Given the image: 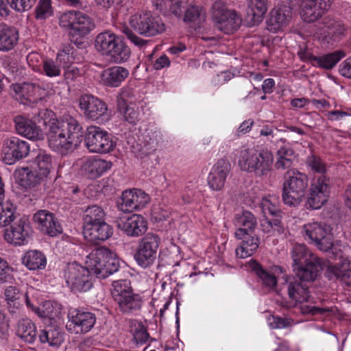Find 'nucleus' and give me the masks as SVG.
<instances>
[{
  "label": "nucleus",
  "instance_id": "obj_28",
  "mask_svg": "<svg viewBox=\"0 0 351 351\" xmlns=\"http://www.w3.org/2000/svg\"><path fill=\"white\" fill-rule=\"evenodd\" d=\"M81 169L90 178H97L110 170L112 162L98 156H88L81 159Z\"/></svg>",
  "mask_w": 351,
  "mask_h": 351
},
{
  "label": "nucleus",
  "instance_id": "obj_40",
  "mask_svg": "<svg viewBox=\"0 0 351 351\" xmlns=\"http://www.w3.org/2000/svg\"><path fill=\"white\" fill-rule=\"evenodd\" d=\"M22 263L29 270L43 269L47 264V258L40 251L29 250L24 254Z\"/></svg>",
  "mask_w": 351,
  "mask_h": 351
},
{
  "label": "nucleus",
  "instance_id": "obj_4",
  "mask_svg": "<svg viewBox=\"0 0 351 351\" xmlns=\"http://www.w3.org/2000/svg\"><path fill=\"white\" fill-rule=\"evenodd\" d=\"M293 271L302 280L313 281L322 269L321 261L304 244H295L291 250Z\"/></svg>",
  "mask_w": 351,
  "mask_h": 351
},
{
  "label": "nucleus",
  "instance_id": "obj_30",
  "mask_svg": "<svg viewBox=\"0 0 351 351\" xmlns=\"http://www.w3.org/2000/svg\"><path fill=\"white\" fill-rule=\"evenodd\" d=\"M250 267L256 272L263 284L269 289H275L277 280L283 281L282 276H287L283 269L278 266H274L270 271H267L263 269L257 262L251 261Z\"/></svg>",
  "mask_w": 351,
  "mask_h": 351
},
{
  "label": "nucleus",
  "instance_id": "obj_39",
  "mask_svg": "<svg viewBox=\"0 0 351 351\" xmlns=\"http://www.w3.org/2000/svg\"><path fill=\"white\" fill-rule=\"evenodd\" d=\"M343 31L344 28L341 22L326 19L323 24L318 27L316 34L323 39L335 40L343 33Z\"/></svg>",
  "mask_w": 351,
  "mask_h": 351
},
{
  "label": "nucleus",
  "instance_id": "obj_53",
  "mask_svg": "<svg viewBox=\"0 0 351 351\" xmlns=\"http://www.w3.org/2000/svg\"><path fill=\"white\" fill-rule=\"evenodd\" d=\"M14 207L10 202L0 203V228L5 227L14 220Z\"/></svg>",
  "mask_w": 351,
  "mask_h": 351
},
{
  "label": "nucleus",
  "instance_id": "obj_9",
  "mask_svg": "<svg viewBox=\"0 0 351 351\" xmlns=\"http://www.w3.org/2000/svg\"><path fill=\"white\" fill-rule=\"evenodd\" d=\"M66 286L74 292H86L93 287V280L88 267L75 262L69 263L63 271Z\"/></svg>",
  "mask_w": 351,
  "mask_h": 351
},
{
  "label": "nucleus",
  "instance_id": "obj_18",
  "mask_svg": "<svg viewBox=\"0 0 351 351\" xmlns=\"http://www.w3.org/2000/svg\"><path fill=\"white\" fill-rule=\"evenodd\" d=\"M96 322L95 315L90 312L73 309L68 313L66 329L75 334H84L90 331Z\"/></svg>",
  "mask_w": 351,
  "mask_h": 351
},
{
  "label": "nucleus",
  "instance_id": "obj_33",
  "mask_svg": "<svg viewBox=\"0 0 351 351\" xmlns=\"http://www.w3.org/2000/svg\"><path fill=\"white\" fill-rule=\"evenodd\" d=\"M257 224L256 219L249 211H243L236 215L234 225L237 228L234 235L237 239L245 238L249 233H252Z\"/></svg>",
  "mask_w": 351,
  "mask_h": 351
},
{
  "label": "nucleus",
  "instance_id": "obj_31",
  "mask_svg": "<svg viewBox=\"0 0 351 351\" xmlns=\"http://www.w3.org/2000/svg\"><path fill=\"white\" fill-rule=\"evenodd\" d=\"M128 69L121 66H113L102 71L100 77L101 83L106 86L119 87L129 76Z\"/></svg>",
  "mask_w": 351,
  "mask_h": 351
},
{
  "label": "nucleus",
  "instance_id": "obj_8",
  "mask_svg": "<svg viewBox=\"0 0 351 351\" xmlns=\"http://www.w3.org/2000/svg\"><path fill=\"white\" fill-rule=\"evenodd\" d=\"M61 27L68 29L72 41L87 36L94 28V20L88 14L80 11L70 10L63 13L59 19Z\"/></svg>",
  "mask_w": 351,
  "mask_h": 351
},
{
  "label": "nucleus",
  "instance_id": "obj_61",
  "mask_svg": "<svg viewBox=\"0 0 351 351\" xmlns=\"http://www.w3.org/2000/svg\"><path fill=\"white\" fill-rule=\"evenodd\" d=\"M122 32L135 46L143 47L146 45L147 41L138 36L128 27H123Z\"/></svg>",
  "mask_w": 351,
  "mask_h": 351
},
{
  "label": "nucleus",
  "instance_id": "obj_63",
  "mask_svg": "<svg viewBox=\"0 0 351 351\" xmlns=\"http://www.w3.org/2000/svg\"><path fill=\"white\" fill-rule=\"evenodd\" d=\"M12 269L8 263L0 257V280L5 282L11 280L12 279Z\"/></svg>",
  "mask_w": 351,
  "mask_h": 351
},
{
  "label": "nucleus",
  "instance_id": "obj_64",
  "mask_svg": "<svg viewBox=\"0 0 351 351\" xmlns=\"http://www.w3.org/2000/svg\"><path fill=\"white\" fill-rule=\"evenodd\" d=\"M339 72L341 75L351 79V56L341 64Z\"/></svg>",
  "mask_w": 351,
  "mask_h": 351
},
{
  "label": "nucleus",
  "instance_id": "obj_24",
  "mask_svg": "<svg viewBox=\"0 0 351 351\" xmlns=\"http://www.w3.org/2000/svg\"><path fill=\"white\" fill-rule=\"evenodd\" d=\"M30 226L28 219L21 217L14 222L4 231L5 240L15 245H23L27 243L29 237Z\"/></svg>",
  "mask_w": 351,
  "mask_h": 351
},
{
  "label": "nucleus",
  "instance_id": "obj_25",
  "mask_svg": "<svg viewBox=\"0 0 351 351\" xmlns=\"http://www.w3.org/2000/svg\"><path fill=\"white\" fill-rule=\"evenodd\" d=\"M117 225L119 230L130 237H139L147 229V221L138 214L120 217L117 220Z\"/></svg>",
  "mask_w": 351,
  "mask_h": 351
},
{
  "label": "nucleus",
  "instance_id": "obj_34",
  "mask_svg": "<svg viewBox=\"0 0 351 351\" xmlns=\"http://www.w3.org/2000/svg\"><path fill=\"white\" fill-rule=\"evenodd\" d=\"M112 233V227L106 221L83 228L84 238L91 243L105 241L110 238Z\"/></svg>",
  "mask_w": 351,
  "mask_h": 351
},
{
  "label": "nucleus",
  "instance_id": "obj_42",
  "mask_svg": "<svg viewBox=\"0 0 351 351\" xmlns=\"http://www.w3.org/2000/svg\"><path fill=\"white\" fill-rule=\"evenodd\" d=\"M206 11L204 8L194 3L189 4L187 6L183 20L185 23L189 24H199L205 21Z\"/></svg>",
  "mask_w": 351,
  "mask_h": 351
},
{
  "label": "nucleus",
  "instance_id": "obj_12",
  "mask_svg": "<svg viewBox=\"0 0 351 351\" xmlns=\"http://www.w3.org/2000/svg\"><path fill=\"white\" fill-rule=\"evenodd\" d=\"M110 291L112 298L119 304L123 312H128L141 308V302L139 297L133 293L130 282L128 280L113 281Z\"/></svg>",
  "mask_w": 351,
  "mask_h": 351
},
{
  "label": "nucleus",
  "instance_id": "obj_43",
  "mask_svg": "<svg viewBox=\"0 0 351 351\" xmlns=\"http://www.w3.org/2000/svg\"><path fill=\"white\" fill-rule=\"evenodd\" d=\"M83 220V228L104 222L106 221L105 213L101 207L97 205L88 206L84 213Z\"/></svg>",
  "mask_w": 351,
  "mask_h": 351
},
{
  "label": "nucleus",
  "instance_id": "obj_46",
  "mask_svg": "<svg viewBox=\"0 0 351 351\" xmlns=\"http://www.w3.org/2000/svg\"><path fill=\"white\" fill-rule=\"evenodd\" d=\"M295 158L293 150L289 145L281 147L277 152V169H289L291 167Z\"/></svg>",
  "mask_w": 351,
  "mask_h": 351
},
{
  "label": "nucleus",
  "instance_id": "obj_1",
  "mask_svg": "<svg viewBox=\"0 0 351 351\" xmlns=\"http://www.w3.org/2000/svg\"><path fill=\"white\" fill-rule=\"evenodd\" d=\"M38 117L45 126L49 147L60 154L73 152L82 143L83 128L71 117L58 119L55 113L48 109L39 112Z\"/></svg>",
  "mask_w": 351,
  "mask_h": 351
},
{
  "label": "nucleus",
  "instance_id": "obj_16",
  "mask_svg": "<svg viewBox=\"0 0 351 351\" xmlns=\"http://www.w3.org/2000/svg\"><path fill=\"white\" fill-rule=\"evenodd\" d=\"M29 151L30 146L27 142L16 136H11L3 141L1 156L3 161L10 165L26 158Z\"/></svg>",
  "mask_w": 351,
  "mask_h": 351
},
{
  "label": "nucleus",
  "instance_id": "obj_45",
  "mask_svg": "<svg viewBox=\"0 0 351 351\" xmlns=\"http://www.w3.org/2000/svg\"><path fill=\"white\" fill-rule=\"evenodd\" d=\"M153 3L162 12H171L176 17L182 16V1L180 0H153Z\"/></svg>",
  "mask_w": 351,
  "mask_h": 351
},
{
  "label": "nucleus",
  "instance_id": "obj_7",
  "mask_svg": "<svg viewBox=\"0 0 351 351\" xmlns=\"http://www.w3.org/2000/svg\"><path fill=\"white\" fill-rule=\"evenodd\" d=\"M86 265L97 278H106L118 271L119 261L114 252L102 247L93 250L86 256Z\"/></svg>",
  "mask_w": 351,
  "mask_h": 351
},
{
  "label": "nucleus",
  "instance_id": "obj_49",
  "mask_svg": "<svg viewBox=\"0 0 351 351\" xmlns=\"http://www.w3.org/2000/svg\"><path fill=\"white\" fill-rule=\"evenodd\" d=\"M41 343H48L51 346L58 347L63 341V335L57 329L43 330L39 335Z\"/></svg>",
  "mask_w": 351,
  "mask_h": 351
},
{
  "label": "nucleus",
  "instance_id": "obj_11",
  "mask_svg": "<svg viewBox=\"0 0 351 351\" xmlns=\"http://www.w3.org/2000/svg\"><path fill=\"white\" fill-rule=\"evenodd\" d=\"M212 9L213 21L221 32L230 34L240 27L241 18L234 10L229 9L223 1H215Z\"/></svg>",
  "mask_w": 351,
  "mask_h": 351
},
{
  "label": "nucleus",
  "instance_id": "obj_36",
  "mask_svg": "<svg viewBox=\"0 0 351 351\" xmlns=\"http://www.w3.org/2000/svg\"><path fill=\"white\" fill-rule=\"evenodd\" d=\"M14 178L19 185L30 188L40 184L45 180L31 167H19L14 172Z\"/></svg>",
  "mask_w": 351,
  "mask_h": 351
},
{
  "label": "nucleus",
  "instance_id": "obj_17",
  "mask_svg": "<svg viewBox=\"0 0 351 351\" xmlns=\"http://www.w3.org/2000/svg\"><path fill=\"white\" fill-rule=\"evenodd\" d=\"M38 291L33 287H29L25 293V303L40 317L53 319L61 314L62 306L57 302L45 301L36 307V300Z\"/></svg>",
  "mask_w": 351,
  "mask_h": 351
},
{
  "label": "nucleus",
  "instance_id": "obj_3",
  "mask_svg": "<svg viewBox=\"0 0 351 351\" xmlns=\"http://www.w3.org/2000/svg\"><path fill=\"white\" fill-rule=\"evenodd\" d=\"M237 165L239 169L258 177L267 176L272 170L274 155L267 149L255 147H242L237 150Z\"/></svg>",
  "mask_w": 351,
  "mask_h": 351
},
{
  "label": "nucleus",
  "instance_id": "obj_59",
  "mask_svg": "<svg viewBox=\"0 0 351 351\" xmlns=\"http://www.w3.org/2000/svg\"><path fill=\"white\" fill-rule=\"evenodd\" d=\"M10 7L19 12L29 10L35 3V0H7Z\"/></svg>",
  "mask_w": 351,
  "mask_h": 351
},
{
  "label": "nucleus",
  "instance_id": "obj_35",
  "mask_svg": "<svg viewBox=\"0 0 351 351\" xmlns=\"http://www.w3.org/2000/svg\"><path fill=\"white\" fill-rule=\"evenodd\" d=\"M19 32L18 29L6 24H0V51L8 52L18 45Z\"/></svg>",
  "mask_w": 351,
  "mask_h": 351
},
{
  "label": "nucleus",
  "instance_id": "obj_38",
  "mask_svg": "<svg viewBox=\"0 0 351 351\" xmlns=\"http://www.w3.org/2000/svg\"><path fill=\"white\" fill-rule=\"evenodd\" d=\"M34 154L32 168L45 180L51 168V157L44 150H38Z\"/></svg>",
  "mask_w": 351,
  "mask_h": 351
},
{
  "label": "nucleus",
  "instance_id": "obj_20",
  "mask_svg": "<svg viewBox=\"0 0 351 351\" xmlns=\"http://www.w3.org/2000/svg\"><path fill=\"white\" fill-rule=\"evenodd\" d=\"M330 191V183L328 178L321 176L313 180L308 204L313 209L321 208L328 200Z\"/></svg>",
  "mask_w": 351,
  "mask_h": 351
},
{
  "label": "nucleus",
  "instance_id": "obj_56",
  "mask_svg": "<svg viewBox=\"0 0 351 351\" xmlns=\"http://www.w3.org/2000/svg\"><path fill=\"white\" fill-rule=\"evenodd\" d=\"M261 227L263 232L271 234L276 232L280 233L283 229L280 221L278 219L274 220L267 218L263 219L261 221Z\"/></svg>",
  "mask_w": 351,
  "mask_h": 351
},
{
  "label": "nucleus",
  "instance_id": "obj_13",
  "mask_svg": "<svg viewBox=\"0 0 351 351\" xmlns=\"http://www.w3.org/2000/svg\"><path fill=\"white\" fill-rule=\"evenodd\" d=\"M84 140L87 149L93 153H109L116 145L107 131L95 125L86 128Z\"/></svg>",
  "mask_w": 351,
  "mask_h": 351
},
{
  "label": "nucleus",
  "instance_id": "obj_41",
  "mask_svg": "<svg viewBox=\"0 0 351 351\" xmlns=\"http://www.w3.org/2000/svg\"><path fill=\"white\" fill-rule=\"evenodd\" d=\"M239 239L242 240V244L236 249V254L239 258H245L252 256L258 247V239L252 236V233H249L245 238Z\"/></svg>",
  "mask_w": 351,
  "mask_h": 351
},
{
  "label": "nucleus",
  "instance_id": "obj_2",
  "mask_svg": "<svg viewBox=\"0 0 351 351\" xmlns=\"http://www.w3.org/2000/svg\"><path fill=\"white\" fill-rule=\"evenodd\" d=\"M301 233L306 241L319 250L324 252L331 250L335 258L341 259L339 263L330 265L328 271L337 279L351 287V260L344 258L343 251L347 249L346 246H343V250L340 248L337 250V247H341V245L334 241L332 228L326 223L313 221L303 225Z\"/></svg>",
  "mask_w": 351,
  "mask_h": 351
},
{
  "label": "nucleus",
  "instance_id": "obj_54",
  "mask_svg": "<svg viewBox=\"0 0 351 351\" xmlns=\"http://www.w3.org/2000/svg\"><path fill=\"white\" fill-rule=\"evenodd\" d=\"M74 51L70 47H67L60 51L56 56V60L61 69H66L74 62Z\"/></svg>",
  "mask_w": 351,
  "mask_h": 351
},
{
  "label": "nucleus",
  "instance_id": "obj_15",
  "mask_svg": "<svg viewBox=\"0 0 351 351\" xmlns=\"http://www.w3.org/2000/svg\"><path fill=\"white\" fill-rule=\"evenodd\" d=\"M160 243V237L152 233H148L140 241L134 254V259L139 266L146 268L154 263Z\"/></svg>",
  "mask_w": 351,
  "mask_h": 351
},
{
  "label": "nucleus",
  "instance_id": "obj_62",
  "mask_svg": "<svg viewBox=\"0 0 351 351\" xmlns=\"http://www.w3.org/2000/svg\"><path fill=\"white\" fill-rule=\"evenodd\" d=\"M134 91L130 87H123L120 89V92L117 96V106H119L121 103L123 104H129L128 102L134 97Z\"/></svg>",
  "mask_w": 351,
  "mask_h": 351
},
{
  "label": "nucleus",
  "instance_id": "obj_29",
  "mask_svg": "<svg viewBox=\"0 0 351 351\" xmlns=\"http://www.w3.org/2000/svg\"><path fill=\"white\" fill-rule=\"evenodd\" d=\"M230 171V164L225 159L219 160L211 168L208 176V184L213 191H220L224 186Z\"/></svg>",
  "mask_w": 351,
  "mask_h": 351
},
{
  "label": "nucleus",
  "instance_id": "obj_44",
  "mask_svg": "<svg viewBox=\"0 0 351 351\" xmlns=\"http://www.w3.org/2000/svg\"><path fill=\"white\" fill-rule=\"evenodd\" d=\"M16 334L25 342L32 343L36 338V326L30 319H23L18 323Z\"/></svg>",
  "mask_w": 351,
  "mask_h": 351
},
{
  "label": "nucleus",
  "instance_id": "obj_58",
  "mask_svg": "<svg viewBox=\"0 0 351 351\" xmlns=\"http://www.w3.org/2000/svg\"><path fill=\"white\" fill-rule=\"evenodd\" d=\"M29 66L36 72H41L45 60L42 56L36 52H32L27 56Z\"/></svg>",
  "mask_w": 351,
  "mask_h": 351
},
{
  "label": "nucleus",
  "instance_id": "obj_14",
  "mask_svg": "<svg viewBox=\"0 0 351 351\" xmlns=\"http://www.w3.org/2000/svg\"><path fill=\"white\" fill-rule=\"evenodd\" d=\"M16 100L24 105L37 104L46 97L54 94L52 87L42 88L35 83L16 84L12 86Z\"/></svg>",
  "mask_w": 351,
  "mask_h": 351
},
{
  "label": "nucleus",
  "instance_id": "obj_22",
  "mask_svg": "<svg viewBox=\"0 0 351 351\" xmlns=\"http://www.w3.org/2000/svg\"><path fill=\"white\" fill-rule=\"evenodd\" d=\"M292 17V10L285 4H278L273 8L267 19V28L274 33L283 32L289 25Z\"/></svg>",
  "mask_w": 351,
  "mask_h": 351
},
{
  "label": "nucleus",
  "instance_id": "obj_21",
  "mask_svg": "<svg viewBox=\"0 0 351 351\" xmlns=\"http://www.w3.org/2000/svg\"><path fill=\"white\" fill-rule=\"evenodd\" d=\"M150 202V197L145 191L137 189H128L122 193L119 209L123 212H132L143 209Z\"/></svg>",
  "mask_w": 351,
  "mask_h": 351
},
{
  "label": "nucleus",
  "instance_id": "obj_50",
  "mask_svg": "<svg viewBox=\"0 0 351 351\" xmlns=\"http://www.w3.org/2000/svg\"><path fill=\"white\" fill-rule=\"evenodd\" d=\"M261 208L263 215H275L278 212V198L274 195H268L261 198Z\"/></svg>",
  "mask_w": 351,
  "mask_h": 351
},
{
  "label": "nucleus",
  "instance_id": "obj_60",
  "mask_svg": "<svg viewBox=\"0 0 351 351\" xmlns=\"http://www.w3.org/2000/svg\"><path fill=\"white\" fill-rule=\"evenodd\" d=\"M307 164L311 169L317 173H324L326 171V167L322 160L315 156L312 155L308 156L307 160Z\"/></svg>",
  "mask_w": 351,
  "mask_h": 351
},
{
  "label": "nucleus",
  "instance_id": "obj_55",
  "mask_svg": "<svg viewBox=\"0 0 351 351\" xmlns=\"http://www.w3.org/2000/svg\"><path fill=\"white\" fill-rule=\"evenodd\" d=\"M62 69L56 59H46L43 62L42 71L49 77H58L61 75Z\"/></svg>",
  "mask_w": 351,
  "mask_h": 351
},
{
  "label": "nucleus",
  "instance_id": "obj_52",
  "mask_svg": "<svg viewBox=\"0 0 351 351\" xmlns=\"http://www.w3.org/2000/svg\"><path fill=\"white\" fill-rule=\"evenodd\" d=\"M130 332L133 336V339L137 344L146 343L149 338V334L147 329L141 323L138 322H132L130 325Z\"/></svg>",
  "mask_w": 351,
  "mask_h": 351
},
{
  "label": "nucleus",
  "instance_id": "obj_48",
  "mask_svg": "<svg viewBox=\"0 0 351 351\" xmlns=\"http://www.w3.org/2000/svg\"><path fill=\"white\" fill-rule=\"evenodd\" d=\"M21 293L17 287L9 286L5 290V298L8 308L11 313H16L21 306Z\"/></svg>",
  "mask_w": 351,
  "mask_h": 351
},
{
  "label": "nucleus",
  "instance_id": "obj_27",
  "mask_svg": "<svg viewBox=\"0 0 351 351\" xmlns=\"http://www.w3.org/2000/svg\"><path fill=\"white\" fill-rule=\"evenodd\" d=\"M33 219L37 228L44 234L55 237L62 232V228L53 215L45 210L36 212Z\"/></svg>",
  "mask_w": 351,
  "mask_h": 351
},
{
  "label": "nucleus",
  "instance_id": "obj_47",
  "mask_svg": "<svg viewBox=\"0 0 351 351\" xmlns=\"http://www.w3.org/2000/svg\"><path fill=\"white\" fill-rule=\"evenodd\" d=\"M346 56L343 51H336L322 57H315L313 58L315 64L318 66L328 69L332 68L341 59Z\"/></svg>",
  "mask_w": 351,
  "mask_h": 351
},
{
  "label": "nucleus",
  "instance_id": "obj_6",
  "mask_svg": "<svg viewBox=\"0 0 351 351\" xmlns=\"http://www.w3.org/2000/svg\"><path fill=\"white\" fill-rule=\"evenodd\" d=\"M95 49L112 62L122 63L130 56V48L114 33L106 31L95 38Z\"/></svg>",
  "mask_w": 351,
  "mask_h": 351
},
{
  "label": "nucleus",
  "instance_id": "obj_26",
  "mask_svg": "<svg viewBox=\"0 0 351 351\" xmlns=\"http://www.w3.org/2000/svg\"><path fill=\"white\" fill-rule=\"evenodd\" d=\"M282 282V289H285L289 298L296 303H304L309 301L308 287L295 276H283Z\"/></svg>",
  "mask_w": 351,
  "mask_h": 351
},
{
  "label": "nucleus",
  "instance_id": "obj_37",
  "mask_svg": "<svg viewBox=\"0 0 351 351\" xmlns=\"http://www.w3.org/2000/svg\"><path fill=\"white\" fill-rule=\"evenodd\" d=\"M269 8V0H247L248 13L251 25L260 23Z\"/></svg>",
  "mask_w": 351,
  "mask_h": 351
},
{
  "label": "nucleus",
  "instance_id": "obj_5",
  "mask_svg": "<svg viewBox=\"0 0 351 351\" xmlns=\"http://www.w3.org/2000/svg\"><path fill=\"white\" fill-rule=\"evenodd\" d=\"M308 177L295 169L288 170L284 176L282 198L290 206H298L304 199L308 186Z\"/></svg>",
  "mask_w": 351,
  "mask_h": 351
},
{
  "label": "nucleus",
  "instance_id": "obj_51",
  "mask_svg": "<svg viewBox=\"0 0 351 351\" xmlns=\"http://www.w3.org/2000/svg\"><path fill=\"white\" fill-rule=\"evenodd\" d=\"M117 109L124 120L129 123L135 125L139 121V112L131 103L127 105L121 103L119 106H117Z\"/></svg>",
  "mask_w": 351,
  "mask_h": 351
},
{
  "label": "nucleus",
  "instance_id": "obj_32",
  "mask_svg": "<svg viewBox=\"0 0 351 351\" xmlns=\"http://www.w3.org/2000/svg\"><path fill=\"white\" fill-rule=\"evenodd\" d=\"M17 133L28 139L38 141L43 138L41 130L30 119L17 116L14 119Z\"/></svg>",
  "mask_w": 351,
  "mask_h": 351
},
{
  "label": "nucleus",
  "instance_id": "obj_19",
  "mask_svg": "<svg viewBox=\"0 0 351 351\" xmlns=\"http://www.w3.org/2000/svg\"><path fill=\"white\" fill-rule=\"evenodd\" d=\"M79 107L86 118L98 121L108 116V106L93 95H83L79 99Z\"/></svg>",
  "mask_w": 351,
  "mask_h": 351
},
{
  "label": "nucleus",
  "instance_id": "obj_57",
  "mask_svg": "<svg viewBox=\"0 0 351 351\" xmlns=\"http://www.w3.org/2000/svg\"><path fill=\"white\" fill-rule=\"evenodd\" d=\"M53 14L51 0H40L36 9V16L39 19H45Z\"/></svg>",
  "mask_w": 351,
  "mask_h": 351
},
{
  "label": "nucleus",
  "instance_id": "obj_10",
  "mask_svg": "<svg viewBox=\"0 0 351 351\" xmlns=\"http://www.w3.org/2000/svg\"><path fill=\"white\" fill-rule=\"evenodd\" d=\"M128 22L131 28L145 36H154L165 29L162 20L150 12H135L130 16Z\"/></svg>",
  "mask_w": 351,
  "mask_h": 351
},
{
  "label": "nucleus",
  "instance_id": "obj_23",
  "mask_svg": "<svg viewBox=\"0 0 351 351\" xmlns=\"http://www.w3.org/2000/svg\"><path fill=\"white\" fill-rule=\"evenodd\" d=\"M330 4V0H300V16L306 23L315 22L328 10Z\"/></svg>",
  "mask_w": 351,
  "mask_h": 351
}]
</instances>
